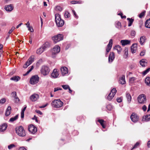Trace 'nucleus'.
I'll use <instances>...</instances> for the list:
<instances>
[{"label": "nucleus", "mask_w": 150, "mask_h": 150, "mask_svg": "<svg viewBox=\"0 0 150 150\" xmlns=\"http://www.w3.org/2000/svg\"><path fill=\"white\" fill-rule=\"evenodd\" d=\"M55 21L58 27H62L64 23V21L61 18V16L58 13L55 14Z\"/></svg>", "instance_id": "nucleus-1"}, {"label": "nucleus", "mask_w": 150, "mask_h": 150, "mask_svg": "<svg viewBox=\"0 0 150 150\" xmlns=\"http://www.w3.org/2000/svg\"><path fill=\"white\" fill-rule=\"evenodd\" d=\"M51 104L52 107L58 108L62 107L63 105V103L59 99H58L53 101Z\"/></svg>", "instance_id": "nucleus-2"}, {"label": "nucleus", "mask_w": 150, "mask_h": 150, "mask_svg": "<svg viewBox=\"0 0 150 150\" xmlns=\"http://www.w3.org/2000/svg\"><path fill=\"white\" fill-rule=\"evenodd\" d=\"M16 132L20 136L23 137L25 135V131L22 126H20L16 128Z\"/></svg>", "instance_id": "nucleus-3"}, {"label": "nucleus", "mask_w": 150, "mask_h": 150, "mask_svg": "<svg viewBox=\"0 0 150 150\" xmlns=\"http://www.w3.org/2000/svg\"><path fill=\"white\" fill-rule=\"evenodd\" d=\"M50 71L49 67L46 66H42L40 70L41 73L44 76L48 74Z\"/></svg>", "instance_id": "nucleus-4"}, {"label": "nucleus", "mask_w": 150, "mask_h": 150, "mask_svg": "<svg viewBox=\"0 0 150 150\" xmlns=\"http://www.w3.org/2000/svg\"><path fill=\"white\" fill-rule=\"evenodd\" d=\"M130 118L132 122L136 123L139 121V117L136 113L133 112L130 115Z\"/></svg>", "instance_id": "nucleus-5"}, {"label": "nucleus", "mask_w": 150, "mask_h": 150, "mask_svg": "<svg viewBox=\"0 0 150 150\" xmlns=\"http://www.w3.org/2000/svg\"><path fill=\"white\" fill-rule=\"evenodd\" d=\"M63 39V36L61 34H58L52 37V40L55 43L62 40Z\"/></svg>", "instance_id": "nucleus-6"}, {"label": "nucleus", "mask_w": 150, "mask_h": 150, "mask_svg": "<svg viewBox=\"0 0 150 150\" xmlns=\"http://www.w3.org/2000/svg\"><path fill=\"white\" fill-rule=\"evenodd\" d=\"M39 79V77L38 75L33 76L30 78V82L32 84H35L38 82Z\"/></svg>", "instance_id": "nucleus-7"}, {"label": "nucleus", "mask_w": 150, "mask_h": 150, "mask_svg": "<svg viewBox=\"0 0 150 150\" xmlns=\"http://www.w3.org/2000/svg\"><path fill=\"white\" fill-rule=\"evenodd\" d=\"M138 102L140 103H144L146 102V96L145 95L142 94L139 96L137 98Z\"/></svg>", "instance_id": "nucleus-8"}, {"label": "nucleus", "mask_w": 150, "mask_h": 150, "mask_svg": "<svg viewBox=\"0 0 150 150\" xmlns=\"http://www.w3.org/2000/svg\"><path fill=\"white\" fill-rule=\"evenodd\" d=\"M117 92L116 89L115 88H113L111 91V92L109 93L108 96L107 98L109 100H110L112 99L114 96Z\"/></svg>", "instance_id": "nucleus-9"}, {"label": "nucleus", "mask_w": 150, "mask_h": 150, "mask_svg": "<svg viewBox=\"0 0 150 150\" xmlns=\"http://www.w3.org/2000/svg\"><path fill=\"white\" fill-rule=\"evenodd\" d=\"M37 131L36 127L33 125H30L29 126V131L32 134H35Z\"/></svg>", "instance_id": "nucleus-10"}, {"label": "nucleus", "mask_w": 150, "mask_h": 150, "mask_svg": "<svg viewBox=\"0 0 150 150\" xmlns=\"http://www.w3.org/2000/svg\"><path fill=\"white\" fill-rule=\"evenodd\" d=\"M60 47L58 45H56L52 50V54L55 55L57 54L60 51Z\"/></svg>", "instance_id": "nucleus-11"}, {"label": "nucleus", "mask_w": 150, "mask_h": 150, "mask_svg": "<svg viewBox=\"0 0 150 150\" xmlns=\"http://www.w3.org/2000/svg\"><path fill=\"white\" fill-rule=\"evenodd\" d=\"M112 45V40L110 39L109 41V42L107 46V47L106 49V54H107L109 52L110 50Z\"/></svg>", "instance_id": "nucleus-12"}, {"label": "nucleus", "mask_w": 150, "mask_h": 150, "mask_svg": "<svg viewBox=\"0 0 150 150\" xmlns=\"http://www.w3.org/2000/svg\"><path fill=\"white\" fill-rule=\"evenodd\" d=\"M115 57V55L113 52H110L108 57V62L109 63L112 62L114 59Z\"/></svg>", "instance_id": "nucleus-13"}, {"label": "nucleus", "mask_w": 150, "mask_h": 150, "mask_svg": "<svg viewBox=\"0 0 150 150\" xmlns=\"http://www.w3.org/2000/svg\"><path fill=\"white\" fill-rule=\"evenodd\" d=\"M59 74L57 70L56 69H54L52 73L51 74V77L53 78H57L59 76Z\"/></svg>", "instance_id": "nucleus-14"}, {"label": "nucleus", "mask_w": 150, "mask_h": 150, "mask_svg": "<svg viewBox=\"0 0 150 150\" xmlns=\"http://www.w3.org/2000/svg\"><path fill=\"white\" fill-rule=\"evenodd\" d=\"M39 98L38 95L36 94H34L31 95L30 97V99L33 102L35 101Z\"/></svg>", "instance_id": "nucleus-15"}, {"label": "nucleus", "mask_w": 150, "mask_h": 150, "mask_svg": "<svg viewBox=\"0 0 150 150\" xmlns=\"http://www.w3.org/2000/svg\"><path fill=\"white\" fill-rule=\"evenodd\" d=\"M4 8L6 11L11 12L13 9V6L12 4H11L6 5Z\"/></svg>", "instance_id": "nucleus-16"}, {"label": "nucleus", "mask_w": 150, "mask_h": 150, "mask_svg": "<svg viewBox=\"0 0 150 150\" xmlns=\"http://www.w3.org/2000/svg\"><path fill=\"white\" fill-rule=\"evenodd\" d=\"M61 70L63 76L65 75L68 73V69L66 67H62L61 68Z\"/></svg>", "instance_id": "nucleus-17"}, {"label": "nucleus", "mask_w": 150, "mask_h": 150, "mask_svg": "<svg viewBox=\"0 0 150 150\" xmlns=\"http://www.w3.org/2000/svg\"><path fill=\"white\" fill-rule=\"evenodd\" d=\"M137 45L136 44H133L131 47V51L132 53H135L137 50Z\"/></svg>", "instance_id": "nucleus-18"}, {"label": "nucleus", "mask_w": 150, "mask_h": 150, "mask_svg": "<svg viewBox=\"0 0 150 150\" xmlns=\"http://www.w3.org/2000/svg\"><path fill=\"white\" fill-rule=\"evenodd\" d=\"M121 43L123 46H125L130 44V41L129 40H122Z\"/></svg>", "instance_id": "nucleus-19"}, {"label": "nucleus", "mask_w": 150, "mask_h": 150, "mask_svg": "<svg viewBox=\"0 0 150 150\" xmlns=\"http://www.w3.org/2000/svg\"><path fill=\"white\" fill-rule=\"evenodd\" d=\"M7 125L5 123L2 124L0 126V132H3L6 129Z\"/></svg>", "instance_id": "nucleus-20"}, {"label": "nucleus", "mask_w": 150, "mask_h": 150, "mask_svg": "<svg viewBox=\"0 0 150 150\" xmlns=\"http://www.w3.org/2000/svg\"><path fill=\"white\" fill-rule=\"evenodd\" d=\"M142 120L147 122L149 121L150 120V114L143 116Z\"/></svg>", "instance_id": "nucleus-21"}, {"label": "nucleus", "mask_w": 150, "mask_h": 150, "mask_svg": "<svg viewBox=\"0 0 150 150\" xmlns=\"http://www.w3.org/2000/svg\"><path fill=\"white\" fill-rule=\"evenodd\" d=\"M146 38L145 36H142L140 37V39L139 42L141 45H143L145 42Z\"/></svg>", "instance_id": "nucleus-22"}, {"label": "nucleus", "mask_w": 150, "mask_h": 150, "mask_svg": "<svg viewBox=\"0 0 150 150\" xmlns=\"http://www.w3.org/2000/svg\"><path fill=\"white\" fill-rule=\"evenodd\" d=\"M50 46V44L48 42H45L42 46V47L44 50H45L47 48H49Z\"/></svg>", "instance_id": "nucleus-23"}, {"label": "nucleus", "mask_w": 150, "mask_h": 150, "mask_svg": "<svg viewBox=\"0 0 150 150\" xmlns=\"http://www.w3.org/2000/svg\"><path fill=\"white\" fill-rule=\"evenodd\" d=\"M119 82L122 84H124L125 83V76L124 75L122 76L120 78Z\"/></svg>", "instance_id": "nucleus-24"}, {"label": "nucleus", "mask_w": 150, "mask_h": 150, "mask_svg": "<svg viewBox=\"0 0 150 150\" xmlns=\"http://www.w3.org/2000/svg\"><path fill=\"white\" fill-rule=\"evenodd\" d=\"M127 20L128 21V26L129 27L131 26L134 21V19L132 18H127Z\"/></svg>", "instance_id": "nucleus-25"}, {"label": "nucleus", "mask_w": 150, "mask_h": 150, "mask_svg": "<svg viewBox=\"0 0 150 150\" xmlns=\"http://www.w3.org/2000/svg\"><path fill=\"white\" fill-rule=\"evenodd\" d=\"M20 79V77L18 76H14L13 77L11 78L10 80L14 81H15L17 82Z\"/></svg>", "instance_id": "nucleus-26"}, {"label": "nucleus", "mask_w": 150, "mask_h": 150, "mask_svg": "<svg viewBox=\"0 0 150 150\" xmlns=\"http://www.w3.org/2000/svg\"><path fill=\"white\" fill-rule=\"evenodd\" d=\"M45 50L41 47L37 49V53L38 54H40L42 53Z\"/></svg>", "instance_id": "nucleus-27"}, {"label": "nucleus", "mask_w": 150, "mask_h": 150, "mask_svg": "<svg viewBox=\"0 0 150 150\" xmlns=\"http://www.w3.org/2000/svg\"><path fill=\"white\" fill-rule=\"evenodd\" d=\"M27 106L25 105L24 108L22 109L21 112V117L23 118L24 117V112Z\"/></svg>", "instance_id": "nucleus-28"}, {"label": "nucleus", "mask_w": 150, "mask_h": 150, "mask_svg": "<svg viewBox=\"0 0 150 150\" xmlns=\"http://www.w3.org/2000/svg\"><path fill=\"white\" fill-rule=\"evenodd\" d=\"M126 95L128 101L130 102L132 99V97L131 95L129 93L126 92Z\"/></svg>", "instance_id": "nucleus-29"}, {"label": "nucleus", "mask_w": 150, "mask_h": 150, "mask_svg": "<svg viewBox=\"0 0 150 150\" xmlns=\"http://www.w3.org/2000/svg\"><path fill=\"white\" fill-rule=\"evenodd\" d=\"M145 25L146 28H150V18L146 21Z\"/></svg>", "instance_id": "nucleus-30"}, {"label": "nucleus", "mask_w": 150, "mask_h": 150, "mask_svg": "<svg viewBox=\"0 0 150 150\" xmlns=\"http://www.w3.org/2000/svg\"><path fill=\"white\" fill-rule=\"evenodd\" d=\"M145 82L147 85L150 86V78L149 77H146L145 80Z\"/></svg>", "instance_id": "nucleus-31"}, {"label": "nucleus", "mask_w": 150, "mask_h": 150, "mask_svg": "<svg viewBox=\"0 0 150 150\" xmlns=\"http://www.w3.org/2000/svg\"><path fill=\"white\" fill-rule=\"evenodd\" d=\"M140 64L142 67H145L147 64V63L146 62L144 59H142L139 62Z\"/></svg>", "instance_id": "nucleus-32"}, {"label": "nucleus", "mask_w": 150, "mask_h": 150, "mask_svg": "<svg viewBox=\"0 0 150 150\" xmlns=\"http://www.w3.org/2000/svg\"><path fill=\"white\" fill-rule=\"evenodd\" d=\"M98 121L99 122L101 125L102 126V127L103 128H105V126L104 124V121L102 119L101 120H98Z\"/></svg>", "instance_id": "nucleus-33"}, {"label": "nucleus", "mask_w": 150, "mask_h": 150, "mask_svg": "<svg viewBox=\"0 0 150 150\" xmlns=\"http://www.w3.org/2000/svg\"><path fill=\"white\" fill-rule=\"evenodd\" d=\"M18 117V115H17L14 117H11L10 118L9 121L11 122H12L16 120Z\"/></svg>", "instance_id": "nucleus-34"}, {"label": "nucleus", "mask_w": 150, "mask_h": 150, "mask_svg": "<svg viewBox=\"0 0 150 150\" xmlns=\"http://www.w3.org/2000/svg\"><path fill=\"white\" fill-rule=\"evenodd\" d=\"M34 57V56H32L30 57L29 59V66L33 62Z\"/></svg>", "instance_id": "nucleus-35"}, {"label": "nucleus", "mask_w": 150, "mask_h": 150, "mask_svg": "<svg viewBox=\"0 0 150 150\" xmlns=\"http://www.w3.org/2000/svg\"><path fill=\"white\" fill-rule=\"evenodd\" d=\"M115 47L116 48L118 53L119 54L122 50L120 46L119 45H116L115 46Z\"/></svg>", "instance_id": "nucleus-36"}, {"label": "nucleus", "mask_w": 150, "mask_h": 150, "mask_svg": "<svg viewBox=\"0 0 150 150\" xmlns=\"http://www.w3.org/2000/svg\"><path fill=\"white\" fill-rule=\"evenodd\" d=\"M146 13V11H144L141 12L139 14V17L140 18H142L143 17H144L145 14Z\"/></svg>", "instance_id": "nucleus-37"}, {"label": "nucleus", "mask_w": 150, "mask_h": 150, "mask_svg": "<svg viewBox=\"0 0 150 150\" xmlns=\"http://www.w3.org/2000/svg\"><path fill=\"white\" fill-rule=\"evenodd\" d=\"M70 16V14L67 11H66L64 13V16L66 18H69Z\"/></svg>", "instance_id": "nucleus-38"}, {"label": "nucleus", "mask_w": 150, "mask_h": 150, "mask_svg": "<svg viewBox=\"0 0 150 150\" xmlns=\"http://www.w3.org/2000/svg\"><path fill=\"white\" fill-rule=\"evenodd\" d=\"M150 70V68H148L146 70L144 71L143 72V75H146L148 72H149Z\"/></svg>", "instance_id": "nucleus-39"}, {"label": "nucleus", "mask_w": 150, "mask_h": 150, "mask_svg": "<svg viewBox=\"0 0 150 150\" xmlns=\"http://www.w3.org/2000/svg\"><path fill=\"white\" fill-rule=\"evenodd\" d=\"M15 147V145L13 144H11L8 146V148L9 149H11Z\"/></svg>", "instance_id": "nucleus-40"}, {"label": "nucleus", "mask_w": 150, "mask_h": 150, "mask_svg": "<svg viewBox=\"0 0 150 150\" xmlns=\"http://www.w3.org/2000/svg\"><path fill=\"white\" fill-rule=\"evenodd\" d=\"M62 87L64 89L67 90L69 88V86L68 85H62Z\"/></svg>", "instance_id": "nucleus-41"}, {"label": "nucleus", "mask_w": 150, "mask_h": 150, "mask_svg": "<svg viewBox=\"0 0 150 150\" xmlns=\"http://www.w3.org/2000/svg\"><path fill=\"white\" fill-rule=\"evenodd\" d=\"M136 79L135 77H133L130 78L129 79V81L130 83H133L134 80Z\"/></svg>", "instance_id": "nucleus-42"}, {"label": "nucleus", "mask_w": 150, "mask_h": 150, "mask_svg": "<svg viewBox=\"0 0 150 150\" xmlns=\"http://www.w3.org/2000/svg\"><path fill=\"white\" fill-rule=\"evenodd\" d=\"M56 10L57 11H61L62 10V8L59 6H57L56 7Z\"/></svg>", "instance_id": "nucleus-43"}, {"label": "nucleus", "mask_w": 150, "mask_h": 150, "mask_svg": "<svg viewBox=\"0 0 150 150\" xmlns=\"http://www.w3.org/2000/svg\"><path fill=\"white\" fill-rule=\"evenodd\" d=\"M139 142H137L136 143V144L134 145L133 147L131 149V150H132L133 149L137 148V146L139 145Z\"/></svg>", "instance_id": "nucleus-44"}, {"label": "nucleus", "mask_w": 150, "mask_h": 150, "mask_svg": "<svg viewBox=\"0 0 150 150\" xmlns=\"http://www.w3.org/2000/svg\"><path fill=\"white\" fill-rule=\"evenodd\" d=\"M106 108L107 109L109 110H111L112 109V107L111 105H108L107 106Z\"/></svg>", "instance_id": "nucleus-45"}, {"label": "nucleus", "mask_w": 150, "mask_h": 150, "mask_svg": "<svg viewBox=\"0 0 150 150\" xmlns=\"http://www.w3.org/2000/svg\"><path fill=\"white\" fill-rule=\"evenodd\" d=\"M11 95L14 98L17 97L16 93V92L14 91L11 94Z\"/></svg>", "instance_id": "nucleus-46"}, {"label": "nucleus", "mask_w": 150, "mask_h": 150, "mask_svg": "<svg viewBox=\"0 0 150 150\" xmlns=\"http://www.w3.org/2000/svg\"><path fill=\"white\" fill-rule=\"evenodd\" d=\"M131 35L132 36H134L136 35V32L134 30H133L131 32Z\"/></svg>", "instance_id": "nucleus-47"}, {"label": "nucleus", "mask_w": 150, "mask_h": 150, "mask_svg": "<svg viewBox=\"0 0 150 150\" xmlns=\"http://www.w3.org/2000/svg\"><path fill=\"white\" fill-rule=\"evenodd\" d=\"M15 29V27L14 26H13L11 28V29L9 30L8 32V33L9 34H10V33H11Z\"/></svg>", "instance_id": "nucleus-48"}, {"label": "nucleus", "mask_w": 150, "mask_h": 150, "mask_svg": "<svg viewBox=\"0 0 150 150\" xmlns=\"http://www.w3.org/2000/svg\"><path fill=\"white\" fill-rule=\"evenodd\" d=\"M72 12L73 13V14L74 16V17L76 18H78V16H77V15L76 12H75V11L74 10H72Z\"/></svg>", "instance_id": "nucleus-49"}, {"label": "nucleus", "mask_w": 150, "mask_h": 150, "mask_svg": "<svg viewBox=\"0 0 150 150\" xmlns=\"http://www.w3.org/2000/svg\"><path fill=\"white\" fill-rule=\"evenodd\" d=\"M29 31H30L31 32H33L34 31V30L33 27L31 26H30L29 24Z\"/></svg>", "instance_id": "nucleus-50"}, {"label": "nucleus", "mask_w": 150, "mask_h": 150, "mask_svg": "<svg viewBox=\"0 0 150 150\" xmlns=\"http://www.w3.org/2000/svg\"><path fill=\"white\" fill-rule=\"evenodd\" d=\"M15 98V102L16 103H18L20 100L19 98L18 97H16L14 98Z\"/></svg>", "instance_id": "nucleus-51"}, {"label": "nucleus", "mask_w": 150, "mask_h": 150, "mask_svg": "<svg viewBox=\"0 0 150 150\" xmlns=\"http://www.w3.org/2000/svg\"><path fill=\"white\" fill-rule=\"evenodd\" d=\"M28 61H27L25 63V64L23 65V68H26L28 66Z\"/></svg>", "instance_id": "nucleus-52"}, {"label": "nucleus", "mask_w": 150, "mask_h": 150, "mask_svg": "<svg viewBox=\"0 0 150 150\" xmlns=\"http://www.w3.org/2000/svg\"><path fill=\"white\" fill-rule=\"evenodd\" d=\"M62 90V89L61 88H59V87H57V88H54V92H56V91H59V90Z\"/></svg>", "instance_id": "nucleus-53"}, {"label": "nucleus", "mask_w": 150, "mask_h": 150, "mask_svg": "<svg viewBox=\"0 0 150 150\" xmlns=\"http://www.w3.org/2000/svg\"><path fill=\"white\" fill-rule=\"evenodd\" d=\"M125 54L127 56L128 55V50L127 48L125 49Z\"/></svg>", "instance_id": "nucleus-54"}, {"label": "nucleus", "mask_w": 150, "mask_h": 150, "mask_svg": "<svg viewBox=\"0 0 150 150\" xmlns=\"http://www.w3.org/2000/svg\"><path fill=\"white\" fill-rule=\"evenodd\" d=\"M6 102V99L5 98H2L0 100V103H3Z\"/></svg>", "instance_id": "nucleus-55"}, {"label": "nucleus", "mask_w": 150, "mask_h": 150, "mask_svg": "<svg viewBox=\"0 0 150 150\" xmlns=\"http://www.w3.org/2000/svg\"><path fill=\"white\" fill-rule=\"evenodd\" d=\"M11 111L8 110H6L5 115L6 116H8L10 114Z\"/></svg>", "instance_id": "nucleus-56"}, {"label": "nucleus", "mask_w": 150, "mask_h": 150, "mask_svg": "<svg viewBox=\"0 0 150 150\" xmlns=\"http://www.w3.org/2000/svg\"><path fill=\"white\" fill-rule=\"evenodd\" d=\"M117 101L118 103H120L122 101V100L121 98H117Z\"/></svg>", "instance_id": "nucleus-57"}, {"label": "nucleus", "mask_w": 150, "mask_h": 150, "mask_svg": "<svg viewBox=\"0 0 150 150\" xmlns=\"http://www.w3.org/2000/svg\"><path fill=\"white\" fill-rule=\"evenodd\" d=\"M142 108L143 110L145 111L146 110L147 107L145 105H144L143 106Z\"/></svg>", "instance_id": "nucleus-58"}, {"label": "nucleus", "mask_w": 150, "mask_h": 150, "mask_svg": "<svg viewBox=\"0 0 150 150\" xmlns=\"http://www.w3.org/2000/svg\"><path fill=\"white\" fill-rule=\"evenodd\" d=\"M18 150H27V149L24 147L22 146L20 147Z\"/></svg>", "instance_id": "nucleus-59"}, {"label": "nucleus", "mask_w": 150, "mask_h": 150, "mask_svg": "<svg viewBox=\"0 0 150 150\" xmlns=\"http://www.w3.org/2000/svg\"><path fill=\"white\" fill-rule=\"evenodd\" d=\"M35 112H37L40 115H42V112L39 110H35Z\"/></svg>", "instance_id": "nucleus-60"}, {"label": "nucleus", "mask_w": 150, "mask_h": 150, "mask_svg": "<svg viewBox=\"0 0 150 150\" xmlns=\"http://www.w3.org/2000/svg\"><path fill=\"white\" fill-rule=\"evenodd\" d=\"M145 54V52H144L142 51L141 52L140 54V55L141 56H143Z\"/></svg>", "instance_id": "nucleus-61"}, {"label": "nucleus", "mask_w": 150, "mask_h": 150, "mask_svg": "<svg viewBox=\"0 0 150 150\" xmlns=\"http://www.w3.org/2000/svg\"><path fill=\"white\" fill-rule=\"evenodd\" d=\"M34 68V66H31L29 70V73Z\"/></svg>", "instance_id": "nucleus-62"}, {"label": "nucleus", "mask_w": 150, "mask_h": 150, "mask_svg": "<svg viewBox=\"0 0 150 150\" xmlns=\"http://www.w3.org/2000/svg\"><path fill=\"white\" fill-rule=\"evenodd\" d=\"M7 110L11 111V107L10 106H8L6 110Z\"/></svg>", "instance_id": "nucleus-63"}, {"label": "nucleus", "mask_w": 150, "mask_h": 150, "mask_svg": "<svg viewBox=\"0 0 150 150\" xmlns=\"http://www.w3.org/2000/svg\"><path fill=\"white\" fill-rule=\"evenodd\" d=\"M147 146L148 147H150V140L147 143Z\"/></svg>", "instance_id": "nucleus-64"}]
</instances>
